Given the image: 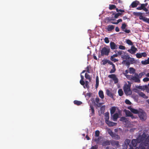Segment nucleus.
I'll use <instances>...</instances> for the list:
<instances>
[{"mask_svg":"<svg viewBox=\"0 0 149 149\" xmlns=\"http://www.w3.org/2000/svg\"><path fill=\"white\" fill-rule=\"evenodd\" d=\"M119 54L123 60L122 62V64H123L124 63L126 62L129 59L131 62L134 61V59L133 58L130 57V56L126 52L121 51L119 52Z\"/></svg>","mask_w":149,"mask_h":149,"instance_id":"obj_1","label":"nucleus"},{"mask_svg":"<svg viewBox=\"0 0 149 149\" xmlns=\"http://www.w3.org/2000/svg\"><path fill=\"white\" fill-rule=\"evenodd\" d=\"M126 76L127 79L132 81H134L135 82L137 83H139L140 82V79L138 77L137 73H135L134 76L127 75Z\"/></svg>","mask_w":149,"mask_h":149,"instance_id":"obj_2","label":"nucleus"},{"mask_svg":"<svg viewBox=\"0 0 149 149\" xmlns=\"http://www.w3.org/2000/svg\"><path fill=\"white\" fill-rule=\"evenodd\" d=\"M123 89L125 94L127 95H130L132 94V92L130 89V86L129 85L125 84Z\"/></svg>","mask_w":149,"mask_h":149,"instance_id":"obj_3","label":"nucleus"},{"mask_svg":"<svg viewBox=\"0 0 149 149\" xmlns=\"http://www.w3.org/2000/svg\"><path fill=\"white\" fill-rule=\"evenodd\" d=\"M110 49L104 47L100 50L101 55L104 56V55L108 56L109 55L110 51Z\"/></svg>","mask_w":149,"mask_h":149,"instance_id":"obj_4","label":"nucleus"},{"mask_svg":"<svg viewBox=\"0 0 149 149\" xmlns=\"http://www.w3.org/2000/svg\"><path fill=\"white\" fill-rule=\"evenodd\" d=\"M138 115L140 118L142 120H145L147 118L146 114L142 110H140L139 111Z\"/></svg>","mask_w":149,"mask_h":149,"instance_id":"obj_5","label":"nucleus"},{"mask_svg":"<svg viewBox=\"0 0 149 149\" xmlns=\"http://www.w3.org/2000/svg\"><path fill=\"white\" fill-rule=\"evenodd\" d=\"M108 77L112 79L115 84H117L118 82V79L117 77L116 74H110L108 76Z\"/></svg>","mask_w":149,"mask_h":149,"instance_id":"obj_6","label":"nucleus"},{"mask_svg":"<svg viewBox=\"0 0 149 149\" xmlns=\"http://www.w3.org/2000/svg\"><path fill=\"white\" fill-rule=\"evenodd\" d=\"M146 135L145 133H143L141 135L139 136L137 138L139 141V142H141L143 141L146 139Z\"/></svg>","mask_w":149,"mask_h":149,"instance_id":"obj_7","label":"nucleus"},{"mask_svg":"<svg viewBox=\"0 0 149 149\" xmlns=\"http://www.w3.org/2000/svg\"><path fill=\"white\" fill-rule=\"evenodd\" d=\"M136 91H135V92L137 93L138 94L139 96L142 97L143 98L147 99L148 98V97L146 96L145 94L142 92L137 91V89L136 90Z\"/></svg>","mask_w":149,"mask_h":149,"instance_id":"obj_8","label":"nucleus"},{"mask_svg":"<svg viewBox=\"0 0 149 149\" xmlns=\"http://www.w3.org/2000/svg\"><path fill=\"white\" fill-rule=\"evenodd\" d=\"M137 50V49L134 46L131 47L130 49H128L127 51L131 54H134L136 52Z\"/></svg>","mask_w":149,"mask_h":149,"instance_id":"obj_9","label":"nucleus"},{"mask_svg":"<svg viewBox=\"0 0 149 149\" xmlns=\"http://www.w3.org/2000/svg\"><path fill=\"white\" fill-rule=\"evenodd\" d=\"M106 123L109 127H113L116 125L117 123H116L107 120H105Z\"/></svg>","mask_w":149,"mask_h":149,"instance_id":"obj_10","label":"nucleus"},{"mask_svg":"<svg viewBox=\"0 0 149 149\" xmlns=\"http://www.w3.org/2000/svg\"><path fill=\"white\" fill-rule=\"evenodd\" d=\"M139 141L137 138L136 139H132L131 141V144L132 145V146L134 147H136L137 143H140V142H139Z\"/></svg>","mask_w":149,"mask_h":149,"instance_id":"obj_11","label":"nucleus"},{"mask_svg":"<svg viewBox=\"0 0 149 149\" xmlns=\"http://www.w3.org/2000/svg\"><path fill=\"white\" fill-rule=\"evenodd\" d=\"M115 26L112 25H109L106 28V29L107 31H108L110 32L114 29Z\"/></svg>","mask_w":149,"mask_h":149,"instance_id":"obj_12","label":"nucleus"},{"mask_svg":"<svg viewBox=\"0 0 149 149\" xmlns=\"http://www.w3.org/2000/svg\"><path fill=\"white\" fill-rule=\"evenodd\" d=\"M110 45L111 49L112 50L117 49L118 48L117 45L113 42H111Z\"/></svg>","mask_w":149,"mask_h":149,"instance_id":"obj_13","label":"nucleus"},{"mask_svg":"<svg viewBox=\"0 0 149 149\" xmlns=\"http://www.w3.org/2000/svg\"><path fill=\"white\" fill-rule=\"evenodd\" d=\"M139 1L136 0L133 1L132 3L130 6L132 8H135L137 7V6L139 4Z\"/></svg>","mask_w":149,"mask_h":149,"instance_id":"obj_14","label":"nucleus"},{"mask_svg":"<svg viewBox=\"0 0 149 149\" xmlns=\"http://www.w3.org/2000/svg\"><path fill=\"white\" fill-rule=\"evenodd\" d=\"M110 143L112 146H116L118 147L119 146V143L118 141L112 140L110 141Z\"/></svg>","mask_w":149,"mask_h":149,"instance_id":"obj_15","label":"nucleus"},{"mask_svg":"<svg viewBox=\"0 0 149 149\" xmlns=\"http://www.w3.org/2000/svg\"><path fill=\"white\" fill-rule=\"evenodd\" d=\"M128 109H130L132 113L135 114H139V111H138V110L133 109L131 107H129Z\"/></svg>","mask_w":149,"mask_h":149,"instance_id":"obj_16","label":"nucleus"},{"mask_svg":"<svg viewBox=\"0 0 149 149\" xmlns=\"http://www.w3.org/2000/svg\"><path fill=\"white\" fill-rule=\"evenodd\" d=\"M106 94L108 96L111 97V98H113V94L109 89H107L106 90Z\"/></svg>","mask_w":149,"mask_h":149,"instance_id":"obj_17","label":"nucleus"},{"mask_svg":"<svg viewBox=\"0 0 149 149\" xmlns=\"http://www.w3.org/2000/svg\"><path fill=\"white\" fill-rule=\"evenodd\" d=\"M130 139H127L125 141V144L124 146V147L125 148V149H127V146L129 145L130 143Z\"/></svg>","mask_w":149,"mask_h":149,"instance_id":"obj_18","label":"nucleus"},{"mask_svg":"<svg viewBox=\"0 0 149 149\" xmlns=\"http://www.w3.org/2000/svg\"><path fill=\"white\" fill-rule=\"evenodd\" d=\"M143 143L145 146H147L149 145V137H147L146 139L144 140Z\"/></svg>","mask_w":149,"mask_h":149,"instance_id":"obj_19","label":"nucleus"},{"mask_svg":"<svg viewBox=\"0 0 149 149\" xmlns=\"http://www.w3.org/2000/svg\"><path fill=\"white\" fill-rule=\"evenodd\" d=\"M120 120L121 121L126 123H127L128 121V120L127 118H125L124 117H121Z\"/></svg>","mask_w":149,"mask_h":149,"instance_id":"obj_20","label":"nucleus"},{"mask_svg":"<svg viewBox=\"0 0 149 149\" xmlns=\"http://www.w3.org/2000/svg\"><path fill=\"white\" fill-rule=\"evenodd\" d=\"M99 96L102 99H103L104 97V95L103 91L102 90H100L99 91L98 93Z\"/></svg>","mask_w":149,"mask_h":149,"instance_id":"obj_21","label":"nucleus"},{"mask_svg":"<svg viewBox=\"0 0 149 149\" xmlns=\"http://www.w3.org/2000/svg\"><path fill=\"white\" fill-rule=\"evenodd\" d=\"M110 144V141L109 140H106L104 141L102 143V145L103 146H105L107 145H109Z\"/></svg>","mask_w":149,"mask_h":149,"instance_id":"obj_22","label":"nucleus"},{"mask_svg":"<svg viewBox=\"0 0 149 149\" xmlns=\"http://www.w3.org/2000/svg\"><path fill=\"white\" fill-rule=\"evenodd\" d=\"M141 63L143 65H147L149 64V58L147 59L145 61H141Z\"/></svg>","mask_w":149,"mask_h":149,"instance_id":"obj_23","label":"nucleus"},{"mask_svg":"<svg viewBox=\"0 0 149 149\" xmlns=\"http://www.w3.org/2000/svg\"><path fill=\"white\" fill-rule=\"evenodd\" d=\"M112 137L114 139L117 140L119 139H120V137L119 135L115 133L114 134L113 136H112Z\"/></svg>","mask_w":149,"mask_h":149,"instance_id":"obj_24","label":"nucleus"},{"mask_svg":"<svg viewBox=\"0 0 149 149\" xmlns=\"http://www.w3.org/2000/svg\"><path fill=\"white\" fill-rule=\"evenodd\" d=\"M118 114L117 113H116L114 114L113 116V120L114 121H116L118 117Z\"/></svg>","mask_w":149,"mask_h":149,"instance_id":"obj_25","label":"nucleus"},{"mask_svg":"<svg viewBox=\"0 0 149 149\" xmlns=\"http://www.w3.org/2000/svg\"><path fill=\"white\" fill-rule=\"evenodd\" d=\"M116 110V107H111L110 109V113L111 115L113 114Z\"/></svg>","mask_w":149,"mask_h":149,"instance_id":"obj_26","label":"nucleus"},{"mask_svg":"<svg viewBox=\"0 0 149 149\" xmlns=\"http://www.w3.org/2000/svg\"><path fill=\"white\" fill-rule=\"evenodd\" d=\"M122 1L120 0H113V1L111 3L115 4H117L118 3H122Z\"/></svg>","mask_w":149,"mask_h":149,"instance_id":"obj_27","label":"nucleus"},{"mask_svg":"<svg viewBox=\"0 0 149 149\" xmlns=\"http://www.w3.org/2000/svg\"><path fill=\"white\" fill-rule=\"evenodd\" d=\"M129 59L127 60L126 62V65L127 66L128 68L130 66V64H132L134 63V61L131 62L129 61Z\"/></svg>","mask_w":149,"mask_h":149,"instance_id":"obj_28","label":"nucleus"},{"mask_svg":"<svg viewBox=\"0 0 149 149\" xmlns=\"http://www.w3.org/2000/svg\"><path fill=\"white\" fill-rule=\"evenodd\" d=\"M99 84V78L98 76H97L96 77V84H95V88H97Z\"/></svg>","mask_w":149,"mask_h":149,"instance_id":"obj_29","label":"nucleus"},{"mask_svg":"<svg viewBox=\"0 0 149 149\" xmlns=\"http://www.w3.org/2000/svg\"><path fill=\"white\" fill-rule=\"evenodd\" d=\"M135 69L133 68L130 67L129 68V73L131 74H134L135 72Z\"/></svg>","mask_w":149,"mask_h":149,"instance_id":"obj_30","label":"nucleus"},{"mask_svg":"<svg viewBox=\"0 0 149 149\" xmlns=\"http://www.w3.org/2000/svg\"><path fill=\"white\" fill-rule=\"evenodd\" d=\"M116 6L114 5L110 4L109 5V9L110 10L114 9L115 8H117Z\"/></svg>","mask_w":149,"mask_h":149,"instance_id":"obj_31","label":"nucleus"},{"mask_svg":"<svg viewBox=\"0 0 149 149\" xmlns=\"http://www.w3.org/2000/svg\"><path fill=\"white\" fill-rule=\"evenodd\" d=\"M85 77L86 79H88L89 81H90L91 80V78L90 76L87 73H86L85 74Z\"/></svg>","mask_w":149,"mask_h":149,"instance_id":"obj_32","label":"nucleus"},{"mask_svg":"<svg viewBox=\"0 0 149 149\" xmlns=\"http://www.w3.org/2000/svg\"><path fill=\"white\" fill-rule=\"evenodd\" d=\"M74 104L78 106L82 104V102L81 101L76 100L74 101Z\"/></svg>","mask_w":149,"mask_h":149,"instance_id":"obj_33","label":"nucleus"},{"mask_svg":"<svg viewBox=\"0 0 149 149\" xmlns=\"http://www.w3.org/2000/svg\"><path fill=\"white\" fill-rule=\"evenodd\" d=\"M122 14L121 13L118 12L115 14H114V13H113V15H114V17L115 18H117L119 16L121 15H122Z\"/></svg>","mask_w":149,"mask_h":149,"instance_id":"obj_34","label":"nucleus"},{"mask_svg":"<svg viewBox=\"0 0 149 149\" xmlns=\"http://www.w3.org/2000/svg\"><path fill=\"white\" fill-rule=\"evenodd\" d=\"M118 93L119 95L120 96H122L123 94V92L122 90L121 89H119L118 91Z\"/></svg>","mask_w":149,"mask_h":149,"instance_id":"obj_35","label":"nucleus"},{"mask_svg":"<svg viewBox=\"0 0 149 149\" xmlns=\"http://www.w3.org/2000/svg\"><path fill=\"white\" fill-rule=\"evenodd\" d=\"M112 69L110 71V73H112L114 72L116 70L115 65H113L112 66Z\"/></svg>","mask_w":149,"mask_h":149,"instance_id":"obj_36","label":"nucleus"},{"mask_svg":"<svg viewBox=\"0 0 149 149\" xmlns=\"http://www.w3.org/2000/svg\"><path fill=\"white\" fill-rule=\"evenodd\" d=\"M122 22V20L121 19H118V20H117V22H111V23L113 24H118L119 22Z\"/></svg>","mask_w":149,"mask_h":149,"instance_id":"obj_37","label":"nucleus"},{"mask_svg":"<svg viewBox=\"0 0 149 149\" xmlns=\"http://www.w3.org/2000/svg\"><path fill=\"white\" fill-rule=\"evenodd\" d=\"M90 107L91 108L90 110H91V113H92V114H94L95 113V110L93 107L91 105L90 106Z\"/></svg>","mask_w":149,"mask_h":149,"instance_id":"obj_38","label":"nucleus"},{"mask_svg":"<svg viewBox=\"0 0 149 149\" xmlns=\"http://www.w3.org/2000/svg\"><path fill=\"white\" fill-rule=\"evenodd\" d=\"M132 113L129 111H127L126 112V116L130 117L131 116V115Z\"/></svg>","mask_w":149,"mask_h":149,"instance_id":"obj_39","label":"nucleus"},{"mask_svg":"<svg viewBox=\"0 0 149 149\" xmlns=\"http://www.w3.org/2000/svg\"><path fill=\"white\" fill-rule=\"evenodd\" d=\"M126 43L129 45H133V43L129 39H128L127 40H126Z\"/></svg>","mask_w":149,"mask_h":149,"instance_id":"obj_40","label":"nucleus"},{"mask_svg":"<svg viewBox=\"0 0 149 149\" xmlns=\"http://www.w3.org/2000/svg\"><path fill=\"white\" fill-rule=\"evenodd\" d=\"M105 106L103 105L101 107L100 109L101 112H104L105 110Z\"/></svg>","mask_w":149,"mask_h":149,"instance_id":"obj_41","label":"nucleus"},{"mask_svg":"<svg viewBox=\"0 0 149 149\" xmlns=\"http://www.w3.org/2000/svg\"><path fill=\"white\" fill-rule=\"evenodd\" d=\"M126 27V25L125 23L123 24L121 26V29L124 31Z\"/></svg>","mask_w":149,"mask_h":149,"instance_id":"obj_42","label":"nucleus"},{"mask_svg":"<svg viewBox=\"0 0 149 149\" xmlns=\"http://www.w3.org/2000/svg\"><path fill=\"white\" fill-rule=\"evenodd\" d=\"M100 132L99 130H96L95 131V136L98 137L100 135Z\"/></svg>","mask_w":149,"mask_h":149,"instance_id":"obj_43","label":"nucleus"},{"mask_svg":"<svg viewBox=\"0 0 149 149\" xmlns=\"http://www.w3.org/2000/svg\"><path fill=\"white\" fill-rule=\"evenodd\" d=\"M119 49L121 50H125V47L122 45H120L119 46Z\"/></svg>","mask_w":149,"mask_h":149,"instance_id":"obj_44","label":"nucleus"},{"mask_svg":"<svg viewBox=\"0 0 149 149\" xmlns=\"http://www.w3.org/2000/svg\"><path fill=\"white\" fill-rule=\"evenodd\" d=\"M136 57L138 58H140L142 57V55L141 53H136Z\"/></svg>","mask_w":149,"mask_h":149,"instance_id":"obj_45","label":"nucleus"},{"mask_svg":"<svg viewBox=\"0 0 149 149\" xmlns=\"http://www.w3.org/2000/svg\"><path fill=\"white\" fill-rule=\"evenodd\" d=\"M108 62V60L107 59H105L102 61V64L103 65H105Z\"/></svg>","mask_w":149,"mask_h":149,"instance_id":"obj_46","label":"nucleus"},{"mask_svg":"<svg viewBox=\"0 0 149 149\" xmlns=\"http://www.w3.org/2000/svg\"><path fill=\"white\" fill-rule=\"evenodd\" d=\"M125 103L127 104L128 105H131V103L130 102V101L127 99H126L125 101Z\"/></svg>","mask_w":149,"mask_h":149,"instance_id":"obj_47","label":"nucleus"},{"mask_svg":"<svg viewBox=\"0 0 149 149\" xmlns=\"http://www.w3.org/2000/svg\"><path fill=\"white\" fill-rule=\"evenodd\" d=\"M105 117H106L105 120H108L109 119V113H105Z\"/></svg>","mask_w":149,"mask_h":149,"instance_id":"obj_48","label":"nucleus"},{"mask_svg":"<svg viewBox=\"0 0 149 149\" xmlns=\"http://www.w3.org/2000/svg\"><path fill=\"white\" fill-rule=\"evenodd\" d=\"M90 68L91 67L90 65L88 66L86 68V71L89 73H90Z\"/></svg>","mask_w":149,"mask_h":149,"instance_id":"obj_49","label":"nucleus"},{"mask_svg":"<svg viewBox=\"0 0 149 149\" xmlns=\"http://www.w3.org/2000/svg\"><path fill=\"white\" fill-rule=\"evenodd\" d=\"M134 14V15L137 16H139L140 15H142V13H138V12H134L133 13Z\"/></svg>","mask_w":149,"mask_h":149,"instance_id":"obj_50","label":"nucleus"},{"mask_svg":"<svg viewBox=\"0 0 149 149\" xmlns=\"http://www.w3.org/2000/svg\"><path fill=\"white\" fill-rule=\"evenodd\" d=\"M136 88H138L140 89H141L142 90H144V89L143 88V86H136Z\"/></svg>","mask_w":149,"mask_h":149,"instance_id":"obj_51","label":"nucleus"},{"mask_svg":"<svg viewBox=\"0 0 149 149\" xmlns=\"http://www.w3.org/2000/svg\"><path fill=\"white\" fill-rule=\"evenodd\" d=\"M116 10L117 12H120L121 13H124L125 12V10H123L122 9H119L118 8H116Z\"/></svg>","mask_w":149,"mask_h":149,"instance_id":"obj_52","label":"nucleus"},{"mask_svg":"<svg viewBox=\"0 0 149 149\" xmlns=\"http://www.w3.org/2000/svg\"><path fill=\"white\" fill-rule=\"evenodd\" d=\"M104 40L105 42L106 43H108L109 42V38L107 37L105 38L104 39Z\"/></svg>","mask_w":149,"mask_h":149,"instance_id":"obj_53","label":"nucleus"},{"mask_svg":"<svg viewBox=\"0 0 149 149\" xmlns=\"http://www.w3.org/2000/svg\"><path fill=\"white\" fill-rule=\"evenodd\" d=\"M110 59L111 61H113L114 62H116L118 61V59H117L116 58H114L112 57V58H111V57Z\"/></svg>","mask_w":149,"mask_h":149,"instance_id":"obj_54","label":"nucleus"},{"mask_svg":"<svg viewBox=\"0 0 149 149\" xmlns=\"http://www.w3.org/2000/svg\"><path fill=\"white\" fill-rule=\"evenodd\" d=\"M129 72V71L128 70H127L125 71V72L123 73V74L126 77V76L127 75V74H128Z\"/></svg>","mask_w":149,"mask_h":149,"instance_id":"obj_55","label":"nucleus"},{"mask_svg":"<svg viewBox=\"0 0 149 149\" xmlns=\"http://www.w3.org/2000/svg\"><path fill=\"white\" fill-rule=\"evenodd\" d=\"M145 17H146L143 16L142 15H141L139 16V18L140 19H142L144 21V19H145Z\"/></svg>","mask_w":149,"mask_h":149,"instance_id":"obj_56","label":"nucleus"},{"mask_svg":"<svg viewBox=\"0 0 149 149\" xmlns=\"http://www.w3.org/2000/svg\"><path fill=\"white\" fill-rule=\"evenodd\" d=\"M149 79L148 77H145L143 78V81L145 82L148 81H149Z\"/></svg>","mask_w":149,"mask_h":149,"instance_id":"obj_57","label":"nucleus"},{"mask_svg":"<svg viewBox=\"0 0 149 149\" xmlns=\"http://www.w3.org/2000/svg\"><path fill=\"white\" fill-rule=\"evenodd\" d=\"M109 133L110 134V135L112 137V136H113V135L114 134V133L111 130L109 132Z\"/></svg>","mask_w":149,"mask_h":149,"instance_id":"obj_58","label":"nucleus"},{"mask_svg":"<svg viewBox=\"0 0 149 149\" xmlns=\"http://www.w3.org/2000/svg\"><path fill=\"white\" fill-rule=\"evenodd\" d=\"M141 54L142 55V56H143V57H145L147 55V54L146 53V52H143L141 53Z\"/></svg>","mask_w":149,"mask_h":149,"instance_id":"obj_59","label":"nucleus"},{"mask_svg":"<svg viewBox=\"0 0 149 149\" xmlns=\"http://www.w3.org/2000/svg\"><path fill=\"white\" fill-rule=\"evenodd\" d=\"M80 83L82 85H84L85 84V82L83 80H80Z\"/></svg>","mask_w":149,"mask_h":149,"instance_id":"obj_60","label":"nucleus"},{"mask_svg":"<svg viewBox=\"0 0 149 149\" xmlns=\"http://www.w3.org/2000/svg\"><path fill=\"white\" fill-rule=\"evenodd\" d=\"M98 148V146L97 145H95L94 146H92L91 148V149H97Z\"/></svg>","mask_w":149,"mask_h":149,"instance_id":"obj_61","label":"nucleus"},{"mask_svg":"<svg viewBox=\"0 0 149 149\" xmlns=\"http://www.w3.org/2000/svg\"><path fill=\"white\" fill-rule=\"evenodd\" d=\"M144 21L146 22H147L148 23H149V18H148L146 17H145V19H144Z\"/></svg>","mask_w":149,"mask_h":149,"instance_id":"obj_62","label":"nucleus"},{"mask_svg":"<svg viewBox=\"0 0 149 149\" xmlns=\"http://www.w3.org/2000/svg\"><path fill=\"white\" fill-rule=\"evenodd\" d=\"M95 101L97 103H98L100 101V99L98 97L96 98L95 99Z\"/></svg>","mask_w":149,"mask_h":149,"instance_id":"obj_63","label":"nucleus"},{"mask_svg":"<svg viewBox=\"0 0 149 149\" xmlns=\"http://www.w3.org/2000/svg\"><path fill=\"white\" fill-rule=\"evenodd\" d=\"M108 63L110 65H111L112 66H113V65H114V64H113L112 62H111V61H109L108 60Z\"/></svg>","mask_w":149,"mask_h":149,"instance_id":"obj_64","label":"nucleus"}]
</instances>
